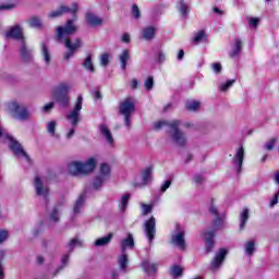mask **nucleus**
Returning a JSON list of instances; mask_svg holds the SVG:
<instances>
[{
    "instance_id": "bf43d9fd",
    "label": "nucleus",
    "mask_w": 279,
    "mask_h": 279,
    "mask_svg": "<svg viewBox=\"0 0 279 279\" xmlns=\"http://www.w3.org/2000/svg\"><path fill=\"white\" fill-rule=\"evenodd\" d=\"M121 40L123 43H125L126 45H130V34L129 33H124L121 37Z\"/></svg>"
},
{
    "instance_id": "1a4fd4ad",
    "label": "nucleus",
    "mask_w": 279,
    "mask_h": 279,
    "mask_svg": "<svg viewBox=\"0 0 279 279\" xmlns=\"http://www.w3.org/2000/svg\"><path fill=\"white\" fill-rule=\"evenodd\" d=\"M1 136H3V138H5L8 143H10L9 148L11 149V151H13L14 156L23 157V158H26V160H29V156H27V153H25V150L23 149V146L16 140H14V137H12L10 134H7L5 132H3V129H1L0 126V138Z\"/></svg>"
},
{
    "instance_id": "dca6fc26",
    "label": "nucleus",
    "mask_w": 279,
    "mask_h": 279,
    "mask_svg": "<svg viewBox=\"0 0 279 279\" xmlns=\"http://www.w3.org/2000/svg\"><path fill=\"white\" fill-rule=\"evenodd\" d=\"M75 12H77V3L74 2L71 8L61 5L59 8V10L52 11L49 14V17L50 19H58V16H62V14H68V13L75 14Z\"/></svg>"
},
{
    "instance_id": "2f4dec72",
    "label": "nucleus",
    "mask_w": 279,
    "mask_h": 279,
    "mask_svg": "<svg viewBox=\"0 0 279 279\" xmlns=\"http://www.w3.org/2000/svg\"><path fill=\"white\" fill-rule=\"evenodd\" d=\"M142 36L145 40H151L156 36V28L154 26H147L143 29Z\"/></svg>"
},
{
    "instance_id": "f257e3e1",
    "label": "nucleus",
    "mask_w": 279,
    "mask_h": 279,
    "mask_svg": "<svg viewBox=\"0 0 279 279\" xmlns=\"http://www.w3.org/2000/svg\"><path fill=\"white\" fill-rule=\"evenodd\" d=\"M77 32V27L73 25V20H69L64 26H59L57 28V43H61L69 49L68 52L64 53V60H71L73 56H75V51L82 47V41L80 39H75L74 43H71L69 38L72 34Z\"/></svg>"
},
{
    "instance_id": "7c9ffc66",
    "label": "nucleus",
    "mask_w": 279,
    "mask_h": 279,
    "mask_svg": "<svg viewBox=\"0 0 279 279\" xmlns=\"http://www.w3.org/2000/svg\"><path fill=\"white\" fill-rule=\"evenodd\" d=\"M142 267L145 274H156L158 269V265L149 263V260L142 262Z\"/></svg>"
},
{
    "instance_id": "0e129e2a",
    "label": "nucleus",
    "mask_w": 279,
    "mask_h": 279,
    "mask_svg": "<svg viewBox=\"0 0 279 279\" xmlns=\"http://www.w3.org/2000/svg\"><path fill=\"white\" fill-rule=\"evenodd\" d=\"M213 12H215V14H218V16H223V14H225V12L221 9H219L218 7H215L213 9Z\"/></svg>"
},
{
    "instance_id": "b1692460",
    "label": "nucleus",
    "mask_w": 279,
    "mask_h": 279,
    "mask_svg": "<svg viewBox=\"0 0 279 279\" xmlns=\"http://www.w3.org/2000/svg\"><path fill=\"white\" fill-rule=\"evenodd\" d=\"M57 128L58 122L56 120H51L46 123V132L53 138H60V135L56 133Z\"/></svg>"
},
{
    "instance_id": "393cba45",
    "label": "nucleus",
    "mask_w": 279,
    "mask_h": 279,
    "mask_svg": "<svg viewBox=\"0 0 279 279\" xmlns=\"http://www.w3.org/2000/svg\"><path fill=\"white\" fill-rule=\"evenodd\" d=\"M86 201V192H83L78 198L76 199V203L74 205L73 213L74 215H80L82 213V208H84V202Z\"/></svg>"
},
{
    "instance_id": "4be33fe9",
    "label": "nucleus",
    "mask_w": 279,
    "mask_h": 279,
    "mask_svg": "<svg viewBox=\"0 0 279 279\" xmlns=\"http://www.w3.org/2000/svg\"><path fill=\"white\" fill-rule=\"evenodd\" d=\"M121 252L125 254L126 250H134V235L128 233V236L120 242Z\"/></svg>"
},
{
    "instance_id": "9d476101",
    "label": "nucleus",
    "mask_w": 279,
    "mask_h": 279,
    "mask_svg": "<svg viewBox=\"0 0 279 279\" xmlns=\"http://www.w3.org/2000/svg\"><path fill=\"white\" fill-rule=\"evenodd\" d=\"M108 180H110V165L101 163L99 175H97L94 179L93 187L96 189V190L101 189V185L105 182H108Z\"/></svg>"
},
{
    "instance_id": "3c124183",
    "label": "nucleus",
    "mask_w": 279,
    "mask_h": 279,
    "mask_svg": "<svg viewBox=\"0 0 279 279\" xmlns=\"http://www.w3.org/2000/svg\"><path fill=\"white\" fill-rule=\"evenodd\" d=\"M8 236H10V232H8V230H0V244L8 241Z\"/></svg>"
},
{
    "instance_id": "603ef678",
    "label": "nucleus",
    "mask_w": 279,
    "mask_h": 279,
    "mask_svg": "<svg viewBox=\"0 0 279 279\" xmlns=\"http://www.w3.org/2000/svg\"><path fill=\"white\" fill-rule=\"evenodd\" d=\"M132 14L134 19H141V10L138 9V5L136 4L132 5Z\"/></svg>"
},
{
    "instance_id": "49530a36",
    "label": "nucleus",
    "mask_w": 279,
    "mask_h": 279,
    "mask_svg": "<svg viewBox=\"0 0 279 279\" xmlns=\"http://www.w3.org/2000/svg\"><path fill=\"white\" fill-rule=\"evenodd\" d=\"M202 40H206V33L204 31H199L194 35V43H202Z\"/></svg>"
},
{
    "instance_id": "4c0bfd02",
    "label": "nucleus",
    "mask_w": 279,
    "mask_h": 279,
    "mask_svg": "<svg viewBox=\"0 0 279 279\" xmlns=\"http://www.w3.org/2000/svg\"><path fill=\"white\" fill-rule=\"evenodd\" d=\"M82 245H84V241H82L77 238H74L68 244V250H69V252H73V250H75V247H82Z\"/></svg>"
},
{
    "instance_id": "ddd939ff",
    "label": "nucleus",
    "mask_w": 279,
    "mask_h": 279,
    "mask_svg": "<svg viewBox=\"0 0 279 279\" xmlns=\"http://www.w3.org/2000/svg\"><path fill=\"white\" fill-rule=\"evenodd\" d=\"M34 186L36 195H38V197H44V199H47L49 197V189L45 186L40 177H35Z\"/></svg>"
},
{
    "instance_id": "13d9d810",
    "label": "nucleus",
    "mask_w": 279,
    "mask_h": 279,
    "mask_svg": "<svg viewBox=\"0 0 279 279\" xmlns=\"http://www.w3.org/2000/svg\"><path fill=\"white\" fill-rule=\"evenodd\" d=\"M194 182L195 184H202V182H204V177L202 174H195Z\"/></svg>"
},
{
    "instance_id": "6e6d98bb",
    "label": "nucleus",
    "mask_w": 279,
    "mask_h": 279,
    "mask_svg": "<svg viewBox=\"0 0 279 279\" xmlns=\"http://www.w3.org/2000/svg\"><path fill=\"white\" fill-rule=\"evenodd\" d=\"M211 69L214 73H221V63H213Z\"/></svg>"
},
{
    "instance_id": "864d4df0",
    "label": "nucleus",
    "mask_w": 279,
    "mask_h": 279,
    "mask_svg": "<svg viewBox=\"0 0 279 279\" xmlns=\"http://www.w3.org/2000/svg\"><path fill=\"white\" fill-rule=\"evenodd\" d=\"M69 258H70L69 254H65V255L62 256V258H61V268L66 267V265H69Z\"/></svg>"
},
{
    "instance_id": "7ed1b4c3",
    "label": "nucleus",
    "mask_w": 279,
    "mask_h": 279,
    "mask_svg": "<svg viewBox=\"0 0 279 279\" xmlns=\"http://www.w3.org/2000/svg\"><path fill=\"white\" fill-rule=\"evenodd\" d=\"M182 125V120H172V121H157L154 124L155 130H162V128H169V135L178 147H184L186 145V135L180 131V126Z\"/></svg>"
},
{
    "instance_id": "680f3d73",
    "label": "nucleus",
    "mask_w": 279,
    "mask_h": 279,
    "mask_svg": "<svg viewBox=\"0 0 279 279\" xmlns=\"http://www.w3.org/2000/svg\"><path fill=\"white\" fill-rule=\"evenodd\" d=\"M130 84H131V88H132L133 90H136V89L138 88V81H136V78H133V80L130 82Z\"/></svg>"
},
{
    "instance_id": "69168bd1",
    "label": "nucleus",
    "mask_w": 279,
    "mask_h": 279,
    "mask_svg": "<svg viewBox=\"0 0 279 279\" xmlns=\"http://www.w3.org/2000/svg\"><path fill=\"white\" fill-rule=\"evenodd\" d=\"M177 58H178V60H183L184 59V50H180Z\"/></svg>"
},
{
    "instance_id": "6e6552de",
    "label": "nucleus",
    "mask_w": 279,
    "mask_h": 279,
    "mask_svg": "<svg viewBox=\"0 0 279 279\" xmlns=\"http://www.w3.org/2000/svg\"><path fill=\"white\" fill-rule=\"evenodd\" d=\"M7 108L9 112H11L13 119H17L19 121H27V119H29V111H27L25 105L11 101L7 105Z\"/></svg>"
},
{
    "instance_id": "774afa93",
    "label": "nucleus",
    "mask_w": 279,
    "mask_h": 279,
    "mask_svg": "<svg viewBox=\"0 0 279 279\" xmlns=\"http://www.w3.org/2000/svg\"><path fill=\"white\" fill-rule=\"evenodd\" d=\"M275 182L279 184V171L275 174Z\"/></svg>"
},
{
    "instance_id": "0eeeda50",
    "label": "nucleus",
    "mask_w": 279,
    "mask_h": 279,
    "mask_svg": "<svg viewBox=\"0 0 279 279\" xmlns=\"http://www.w3.org/2000/svg\"><path fill=\"white\" fill-rule=\"evenodd\" d=\"M136 106V101L132 97L125 98L120 104V113L124 116V125L126 128H131L132 121L130 120L132 117V112H134Z\"/></svg>"
},
{
    "instance_id": "f8f14e48",
    "label": "nucleus",
    "mask_w": 279,
    "mask_h": 279,
    "mask_svg": "<svg viewBox=\"0 0 279 279\" xmlns=\"http://www.w3.org/2000/svg\"><path fill=\"white\" fill-rule=\"evenodd\" d=\"M144 230L148 239V242L151 245L156 236V218L154 216H151L150 219L145 222Z\"/></svg>"
},
{
    "instance_id": "c756f323",
    "label": "nucleus",
    "mask_w": 279,
    "mask_h": 279,
    "mask_svg": "<svg viewBox=\"0 0 279 279\" xmlns=\"http://www.w3.org/2000/svg\"><path fill=\"white\" fill-rule=\"evenodd\" d=\"M118 265L120 270L125 274L128 271V253H122L118 258Z\"/></svg>"
},
{
    "instance_id": "4468645a",
    "label": "nucleus",
    "mask_w": 279,
    "mask_h": 279,
    "mask_svg": "<svg viewBox=\"0 0 279 279\" xmlns=\"http://www.w3.org/2000/svg\"><path fill=\"white\" fill-rule=\"evenodd\" d=\"M245 158V148L240 146L233 156V167L235 168L238 173H241V169L243 167V160Z\"/></svg>"
},
{
    "instance_id": "79ce46f5",
    "label": "nucleus",
    "mask_w": 279,
    "mask_h": 279,
    "mask_svg": "<svg viewBox=\"0 0 279 279\" xmlns=\"http://www.w3.org/2000/svg\"><path fill=\"white\" fill-rule=\"evenodd\" d=\"M50 219L54 223H58L60 221V207H54L52 213L50 214Z\"/></svg>"
},
{
    "instance_id": "37998d69",
    "label": "nucleus",
    "mask_w": 279,
    "mask_h": 279,
    "mask_svg": "<svg viewBox=\"0 0 279 279\" xmlns=\"http://www.w3.org/2000/svg\"><path fill=\"white\" fill-rule=\"evenodd\" d=\"M141 208H142V215L146 216L149 215V213H151V210H154V205L149 204H145V203H141L140 204Z\"/></svg>"
},
{
    "instance_id": "c9c22d12",
    "label": "nucleus",
    "mask_w": 279,
    "mask_h": 279,
    "mask_svg": "<svg viewBox=\"0 0 279 279\" xmlns=\"http://www.w3.org/2000/svg\"><path fill=\"white\" fill-rule=\"evenodd\" d=\"M83 66L89 73H95V65H93V58L90 57V54L87 56L86 59L83 61Z\"/></svg>"
},
{
    "instance_id": "20e7f679",
    "label": "nucleus",
    "mask_w": 279,
    "mask_h": 279,
    "mask_svg": "<svg viewBox=\"0 0 279 279\" xmlns=\"http://www.w3.org/2000/svg\"><path fill=\"white\" fill-rule=\"evenodd\" d=\"M97 167V160L93 157L85 162L72 161L69 163L68 169L71 175H80V173H93Z\"/></svg>"
},
{
    "instance_id": "09e8293b",
    "label": "nucleus",
    "mask_w": 279,
    "mask_h": 279,
    "mask_svg": "<svg viewBox=\"0 0 279 279\" xmlns=\"http://www.w3.org/2000/svg\"><path fill=\"white\" fill-rule=\"evenodd\" d=\"M144 86L146 88V90H151L154 88V77H148L145 83Z\"/></svg>"
},
{
    "instance_id": "9b49d317",
    "label": "nucleus",
    "mask_w": 279,
    "mask_h": 279,
    "mask_svg": "<svg viewBox=\"0 0 279 279\" xmlns=\"http://www.w3.org/2000/svg\"><path fill=\"white\" fill-rule=\"evenodd\" d=\"M184 229H182L180 226H177L174 232L171 235L172 245H175V247L182 251L186 250V240L184 239Z\"/></svg>"
},
{
    "instance_id": "39448f33",
    "label": "nucleus",
    "mask_w": 279,
    "mask_h": 279,
    "mask_svg": "<svg viewBox=\"0 0 279 279\" xmlns=\"http://www.w3.org/2000/svg\"><path fill=\"white\" fill-rule=\"evenodd\" d=\"M83 101H84V97L80 95L76 99L74 109L66 114V120L72 125V128L69 130L66 134V138H73V136H75V128H77V124L80 123V112H82Z\"/></svg>"
},
{
    "instance_id": "ea45409f",
    "label": "nucleus",
    "mask_w": 279,
    "mask_h": 279,
    "mask_svg": "<svg viewBox=\"0 0 279 279\" xmlns=\"http://www.w3.org/2000/svg\"><path fill=\"white\" fill-rule=\"evenodd\" d=\"M199 101L197 100H191V101H187L186 105H185V108L186 110H190L191 112H195L197 110H199Z\"/></svg>"
},
{
    "instance_id": "412c9836",
    "label": "nucleus",
    "mask_w": 279,
    "mask_h": 279,
    "mask_svg": "<svg viewBox=\"0 0 279 279\" xmlns=\"http://www.w3.org/2000/svg\"><path fill=\"white\" fill-rule=\"evenodd\" d=\"M241 49H243V41L241 39L235 38L233 43H231V50L229 51L230 58H236L241 53Z\"/></svg>"
},
{
    "instance_id": "423d86ee",
    "label": "nucleus",
    "mask_w": 279,
    "mask_h": 279,
    "mask_svg": "<svg viewBox=\"0 0 279 279\" xmlns=\"http://www.w3.org/2000/svg\"><path fill=\"white\" fill-rule=\"evenodd\" d=\"M69 88H71L69 84L61 83L52 90V98L54 99V101H58L61 108H66V106H69Z\"/></svg>"
},
{
    "instance_id": "72a5a7b5",
    "label": "nucleus",
    "mask_w": 279,
    "mask_h": 279,
    "mask_svg": "<svg viewBox=\"0 0 279 279\" xmlns=\"http://www.w3.org/2000/svg\"><path fill=\"white\" fill-rule=\"evenodd\" d=\"M41 56L46 65L51 64V53L49 52V48H47V45L45 44L41 45Z\"/></svg>"
},
{
    "instance_id": "f704fd0d",
    "label": "nucleus",
    "mask_w": 279,
    "mask_h": 279,
    "mask_svg": "<svg viewBox=\"0 0 279 279\" xmlns=\"http://www.w3.org/2000/svg\"><path fill=\"white\" fill-rule=\"evenodd\" d=\"M130 197H131L130 193H125L122 195L120 205H119L121 213H125V210H128V204L130 202Z\"/></svg>"
},
{
    "instance_id": "a211bd4d",
    "label": "nucleus",
    "mask_w": 279,
    "mask_h": 279,
    "mask_svg": "<svg viewBox=\"0 0 279 279\" xmlns=\"http://www.w3.org/2000/svg\"><path fill=\"white\" fill-rule=\"evenodd\" d=\"M228 251L226 248H220L218 253H216L214 260H211V269L217 271L221 265H223V260H226V256Z\"/></svg>"
},
{
    "instance_id": "cd10ccee",
    "label": "nucleus",
    "mask_w": 279,
    "mask_h": 279,
    "mask_svg": "<svg viewBox=\"0 0 279 279\" xmlns=\"http://www.w3.org/2000/svg\"><path fill=\"white\" fill-rule=\"evenodd\" d=\"M112 236H114V234L109 233L106 236L97 239L94 243L95 247H104L105 245H108V243L112 241Z\"/></svg>"
},
{
    "instance_id": "e433bc0d",
    "label": "nucleus",
    "mask_w": 279,
    "mask_h": 279,
    "mask_svg": "<svg viewBox=\"0 0 279 279\" xmlns=\"http://www.w3.org/2000/svg\"><path fill=\"white\" fill-rule=\"evenodd\" d=\"M5 3L0 4V11L14 10L16 8L17 0H3Z\"/></svg>"
},
{
    "instance_id": "bb28decb",
    "label": "nucleus",
    "mask_w": 279,
    "mask_h": 279,
    "mask_svg": "<svg viewBox=\"0 0 279 279\" xmlns=\"http://www.w3.org/2000/svg\"><path fill=\"white\" fill-rule=\"evenodd\" d=\"M119 59H120L122 71H125L128 69V60H130V50L129 49L122 50Z\"/></svg>"
},
{
    "instance_id": "5fc2aeb1",
    "label": "nucleus",
    "mask_w": 279,
    "mask_h": 279,
    "mask_svg": "<svg viewBox=\"0 0 279 279\" xmlns=\"http://www.w3.org/2000/svg\"><path fill=\"white\" fill-rule=\"evenodd\" d=\"M170 186H171V181H169V180L165 181V183H162V185L160 187L161 193H166L167 189H169Z\"/></svg>"
},
{
    "instance_id": "e2e57ef3",
    "label": "nucleus",
    "mask_w": 279,
    "mask_h": 279,
    "mask_svg": "<svg viewBox=\"0 0 279 279\" xmlns=\"http://www.w3.org/2000/svg\"><path fill=\"white\" fill-rule=\"evenodd\" d=\"M52 109H53V102H49L45 105L43 108L44 112H49V110H52Z\"/></svg>"
},
{
    "instance_id": "4d7b16f0",
    "label": "nucleus",
    "mask_w": 279,
    "mask_h": 279,
    "mask_svg": "<svg viewBox=\"0 0 279 279\" xmlns=\"http://www.w3.org/2000/svg\"><path fill=\"white\" fill-rule=\"evenodd\" d=\"M157 60H158V62H165L166 56H165V52H162V50H158Z\"/></svg>"
},
{
    "instance_id": "aec40b11",
    "label": "nucleus",
    "mask_w": 279,
    "mask_h": 279,
    "mask_svg": "<svg viewBox=\"0 0 279 279\" xmlns=\"http://www.w3.org/2000/svg\"><path fill=\"white\" fill-rule=\"evenodd\" d=\"M99 130H100V134L104 136L107 145H109L110 147H114V137H112V133L110 132L108 126L106 124H101L99 126Z\"/></svg>"
},
{
    "instance_id": "473e14b6",
    "label": "nucleus",
    "mask_w": 279,
    "mask_h": 279,
    "mask_svg": "<svg viewBox=\"0 0 279 279\" xmlns=\"http://www.w3.org/2000/svg\"><path fill=\"white\" fill-rule=\"evenodd\" d=\"M177 9L184 19L189 16V4H186V2L180 0L177 4Z\"/></svg>"
},
{
    "instance_id": "a878e982",
    "label": "nucleus",
    "mask_w": 279,
    "mask_h": 279,
    "mask_svg": "<svg viewBox=\"0 0 279 279\" xmlns=\"http://www.w3.org/2000/svg\"><path fill=\"white\" fill-rule=\"evenodd\" d=\"M254 252H256V242L254 240H250L246 243H244L245 256H253Z\"/></svg>"
},
{
    "instance_id": "5701e85b",
    "label": "nucleus",
    "mask_w": 279,
    "mask_h": 279,
    "mask_svg": "<svg viewBox=\"0 0 279 279\" xmlns=\"http://www.w3.org/2000/svg\"><path fill=\"white\" fill-rule=\"evenodd\" d=\"M85 21L89 27H99L104 23V20L90 12L85 15Z\"/></svg>"
},
{
    "instance_id": "58836bf2",
    "label": "nucleus",
    "mask_w": 279,
    "mask_h": 279,
    "mask_svg": "<svg viewBox=\"0 0 279 279\" xmlns=\"http://www.w3.org/2000/svg\"><path fill=\"white\" fill-rule=\"evenodd\" d=\"M29 27H35L36 29L43 27V21L38 16H32L28 20Z\"/></svg>"
},
{
    "instance_id": "052dcab7",
    "label": "nucleus",
    "mask_w": 279,
    "mask_h": 279,
    "mask_svg": "<svg viewBox=\"0 0 279 279\" xmlns=\"http://www.w3.org/2000/svg\"><path fill=\"white\" fill-rule=\"evenodd\" d=\"M278 197H279V191L278 193L274 196V198L270 201V208H274L276 204H278Z\"/></svg>"
},
{
    "instance_id": "8fccbe9b",
    "label": "nucleus",
    "mask_w": 279,
    "mask_h": 279,
    "mask_svg": "<svg viewBox=\"0 0 279 279\" xmlns=\"http://www.w3.org/2000/svg\"><path fill=\"white\" fill-rule=\"evenodd\" d=\"M109 62H110V57L108 56V53L101 54V57H100L101 66H108Z\"/></svg>"
},
{
    "instance_id": "a18cd8bd",
    "label": "nucleus",
    "mask_w": 279,
    "mask_h": 279,
    "mask_svg": "<svg viewBox=\"0 0 279 279\" xmlns=\"http://www.w3.org/2000/svg\"><path fill=\"white\" fill-rule=\"evenodd\" d=\"M276 143H278V137H272L270 138L266 144H265V149L268 151H271L274 149Z\"/></svg>"
},
{
    "instance_id": "de8ad7c7",
    "label": "nucleus",
    "mask_w": 279,
    "mask_h": 279,
    "mask_svg": "<svg viewBox=\"0 0 279 279\" xmlns=\"http://www.w3.org/2000/svg\"><path fill=\"white\" fill-rule=\"evenodd\" d=\"M258 23H260V20L258 17H251L248 20V25L252 29H256L258 27Z\"/></svg>"
},
{
    "instance_id": "c85d7f7f",
    "label": "nucleus",
    "mask_w": 279,
    "mask_h": 279,
    "mask_svg": "<svg viewBox=\"0 0 279 279\" xmlns=\"http://www.w3.org/2000/svg\"><path fill=\"white\" fill-rule=\"evenodd\" d=\"M248 219H250V209L244 208L240 214V230H245V226Z\"/></svg>"
},
{
    "instance_id": "c03bdc74",
    "label": "nucleus",
    "mask_w": 279,
    "mask_h": 279,
    "mask_svg": "<svg viewBox=\"0 0 279 279\" xmlns=\"http://www.w3.org/2000/svg\"><path fill=\"white\" fill-rule=\"evenodd\" d=\"M234 82H236V81L235 80H229L226 83L221 84L220 90L222 93H226L229 88H232Z\"/></svg>"
},
{
    "instance_id": "f03ea898",
    "label": "nucleus",
    "mask_w": 279,
    "mask_h": 279,
    "mask_svg": "<svg viewBox=\"0 0 279 279\" xmlns=\"http://www.w3.org/2000/svg\"><path fill=\"white\" fill-rule=\"evenodd\" d=\"M209 213L210 215H214L215 219L211 222V230L203 233L205 250L207 253L213 252V247H215V232H217V230H221L223 227V220L226 219V214H219L217 206H215V199L210 201Z\"/></svg>"
},
{
    "instance_id": "f3484780",
    "label": "nucleus",
    "mask_w": 279,
    "mask_h": 279,
    "mask_svg": "<svg viewBox=\"0 0 279 279\" xmlns=\"http://www.w3.org/2000/svg\"><path fill=\"white\" fill-rule=\"evenodd\" d=\"M20 56L23 62H32V59L34 58V49L27 47L25 39H22L21 41Z\"/></svg>"
},
{
    "instance_id": "6ab92c4d",
    "label": "nucleus",
    "mask_w": 279,
    "mask_h": 279,
    "mask_svg": "<svg viewBox=\"0 0 279 279\" xmlns=\"http://www.w3.org/2000/svg\"><path fill=\"white\" fill-rule=\"evenodd\" d=\"M5 38H14L15 40H20V43H23V40H25V37H23V28L19 25L11 27L7 31Z\"/></svg>"
},
{
    "instance_id": "a19ab883",
    "label": "nucleus",
    "mask_w": 279,
    "mask_h": 279,
    "mask_svg": "<svg viewBox=\"0 0 279 279\" xmlns=\"http://www.w3.org/2000/svg\"><path fill=\"white\" fill-rule=\"evenodd\" d=\"M170 274L172 278H180L182 276V267L174 265L170 269Z\"/></svg>"
},
{
    "instance_id": "338daca9",
    "label": "nucleus",
    "mask_w": 279,
    "mask_h": 279,
    "mask_svg": "<svg viewBox=\"0 0 279 279\" xmlns=\"http://www.w3.org/2000/svg\"><path fill=\"white\" fill-rule=\"evenodd\" d=\"M94 97L95 99H101V93L95 92Z\"/></svg>"
},
{
    "instance_id": "2eb2a0df",
    "label": "nucleus",
    "mask_w": 279,
    "mask_h": 279,
    "mask_svg": "<svg viewBox=\"0 0 279 279\" xmlns=\"http://www.w3.org/2000/svg\"><path fill=\"white\" fill-rule=\"evenodd\" d=\"M154 175V166H148L144 170H142V182L135 184L138 189H143V186H147V184L151 183V178Z\"/></svg>"
}]
</instances>
